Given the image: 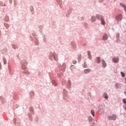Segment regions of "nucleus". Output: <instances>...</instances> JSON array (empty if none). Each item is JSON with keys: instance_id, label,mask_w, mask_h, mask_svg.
Listing matches in <instances>:
<instances>
[{"instance_id": "1", "label": "nucleus", "mask_w": 126, "mask_h": 126, "mask_svg": "<svg viewBox=\"0 0 126 126\" xmlns=\"http://www.w3.org/2000/svg\"><path fill=\"white\" fill-rule=\"evenodd\" d=\"M108 119L109 120H113V121H115L116 119H117V117L116 116V115H113L109 116Z\"/></svg>"}, {"instance_id": "17", "label": "nucleus", "mask_w": 126, "mask_h": 126, "mask_svg": "<svg viewBox=\"0 0 126 126\" xmlns=\"http://www.w3.org/2000/svg\"><path fill=\"white\" fill-rule=\"evenodd\" d=\"M3 63L4 64H6V60H5V59H3Z\"/></svg>"}, {"instance_id": "10", "label": "nucleus", "mask_w": 126, "mask_h": 126, "mask_svg": "<svg viewBox=\"0 0 126 126\" xmlns=\"http://www.w3.org/2000/svg\"><path fill=\"white\" fill-rule=\"evenodd\" d=\"M101 22L102 25H105V20H104L102 18H101Z\"/></svg>"}, {"instance_id": "22", "label": "nucleus", "mask_w": 126, "mask_h": 126, "mask_svg": "<svg viewBox=\"0 0 126 126\" xmlns=\"http://www.w3.org/2000/svg\"><path fill=\"white\" fill-rule=\"evenodd\" d=\"M76 63V61L73 62V63Z\"/></svg>"}, {"instance_id": "8", "label": "nucleus", "mask_w": 126, "mask_h": 126, "mask_svg": "<svg viewBox=\"0 0 126 126\" xmlns=\"http://www.w3.org/2000/svg\"><path fill=\"white\" fill-rule=\"evenodd\" d=\"M108 39V35L106 34H104L103 36V40H107Z\"/></svg>"}, {"instance_id": "12", "label": "nucleus", "mask_w": 126, "mask_h": 126, "mask_svg": "<svg viewBox=\"0 0 126 126\" xmlns=\"http://www.w3.org/2000/svg\"><path fill=\"white\" fill-rule=\"evenodd\" d=\"M95 20H96V18H95L94 17H92L91 21H92V22H94Z\"/></svg>"}, {"instance_id": "6", "label": "nucleus", "mask_w": 126, "mask_h": 126, "mask_svg": "<svg viewBox=\"0 0 126 126\" xmlns=\"http://www.w3.org/2000/svg\"><path fill=\"white\" fill-rule=\"evenodd\" d=\"M120 5H121L122 7L124 8V10L126 12V6L125 5V4L121 3Z\"/></svg>"}, {"instance_id": "21", "label": "nucleus", "mask_w": 126, "mask_h": 126, "mask_svg": "<svg viewBox=\"0 0 126 126\" xmlns=\"http://www.w3.org/2000/svg\"><path fill=\"white\" fill-rule=\"evenodd\" d=\"M55 84L54 85L56 86L57 85V83L56 82H54Z\"/></svg>"}, {"instance_id": "4", "label": "nucleus", "mask_w": 126, "mask_h": 126, "mask_svg": "<svg viewBox=\"0 0 126 126\" xmlns=\"http://www.w3.org/2000/svg\"><path fill=\"white\" fill-rule=\"evenodd\" d=\"M113 61L114 62V63H119V58H113Z\"/></svg>"}, {"instance_id": "19", "label": "nucleus", "mask_w": 126, "mask_h": 126, "mask_svg": "<svg viewBox=\"0 0 126 126\" xmlns=\"http://www.w3.org/2000/svg\"><path fill=\"white\" fill-rule=\"evenodd\" d=\"M84 67H87V65H86V63H84Z\"/></svg>"}, {"instance_id": "5", "label": "nucleus", "mask_w": 126, "mask_h": 126, "mask_svg": "<svg viewBox=\"0 0 126 126\" xmlns=\"http://www.w3.org/2000/svg\"><path fill=\"white\" fill-rule=\"evenodd\" d=\"M96 62L97 63H101V59L100 58V57L96 58Z\"/></svg>"}, {"instance_id": "9", "label": "nucleus", "mask_w": 126, "mask_h": 126, "mask_svg": "<svg viewBox=\"0 0 126 126\" xmlns=\"http://www.w3.org/2000/svg\"><path fill=\"white\" fill-rule=\"evenodd\" d=\"M90 71H91V70H90V69H86L84 70V73L86 74L90 72Z\"/></svg>"}, {"instance_id": "20", "label": "nucleus", "mask_w": 126, "mask_h": 126, "mask_svg": "<svg viewBox=\"0 0 126 126\" xmlns=\"http://www.w3.org/2000/svg\"><path fill=\"white\" fill-rule=\"evenodd\" d=\"M100 17H101V15H97L96 16V17H98L99 19H100Z\"/></svg>"}, {"instance_id": "11", "label": "nucleus", "mask_w": 126, "mask_h": 126, "mask_svg": "<svg viewBox=\"0 0 126 126\" xmlns=\"http://www.w3.org/2000/svg\"><path fill=\"white\" fill-rule=\"evenodd\" d=\"M88 55L89 59L91 60V54L90 51L88 52Z\"/></svg>"}, {"instance_id": "3", "label": "nucleus", "mask_w": 126, "mask_h": 126, "mask_svg": "<svg viewBox=\"0 0 126 126\" xmlns=\"http://www.w3.org/2000/svg\"><path fill=\"white\" fill-rule=\"evenodd\" d=\"M102 66L103 67H106V66H107V64L105 62V60H102Z\"/></svg>"}, {"instance_id": "18", "label": "nucleus", "mask_w": 126, "mask_h": 126, "mask_svg": "<svg viewBox=\"0 0 126 126\" xmlns=\"http://www.w3.org/2000/svg\"><path fill=\"white\" fill-rule=\"evenodd\" d=\"M123 102H124V103H125V104H126V98H124V99H123Z\"/></svg>"}, {"instance_id": "16", "label": "nucleus", "mask_w": 126, "mask_h": 126, "mask_svg": "<svg viewBox=\"0 0 126 126\" xmlns=\"http://www.w3.org/2000/svg\"><path fill=\"white\" fill-rule=\"evenodd\" d=\"M120 84H118V83L115 84V86H116V87H117V88H119V87L120 86Z\"/></svg>"}, {"instance_id": "15", "label": "nucleus", "mask_w": 126, "mask_h": 126, "mask_svg": "<svg viewBox=\"0 0 126 126\" xmlns=\"http://www.w3.org/2000/svg\"><path fill=\"white\" fill-rule=\"evenodd\" d=\"M121 75L123 76V77H125V76H126V75L125 74V73H124V72H121Z\"/></svg>"}, {"instance_id": "13", "label": "nucleus", "mask_w": 126, "mask_h": 126, "mask_svg": "<svg viewBox=\"0 0 126 126\" xmlns=\"http://www.w3.org/2000/svg\"><path fill=\"white\" fill-rule=\"evenodd\" d=\"M22 69L25 70L26 69V66H25V65H24L23 64H22Z\"/></svg>"}, {"instance_id": "7", "label": "nucleus", "mask_w": 126, "mask_h": 126, "mask_svg": "<svg viewBox=\"0 0 126 126\" xmlns=\"http://www.w3.org/2000/svg\"><path fill=\"white\" fill-rule=\"evenodd\" d=\"M103 97H104V98H105V99H106V100L108 99V94H107V93H104L103 94Z\"/></svg>"}, {"instance_id": "14", "label": "nucleus", "mask_w": 126, "mask_h": 126, "mask_svg": "<svg viewBox=\"0 0 126 126\" xmlns=\"http://www.w3.org/2000/svg\"><path fill=\"white\" fill-rule=\"evenodd\" d=\"M91 114H92V116H93V117H94V116H95V113L94 112V111L92 110V111H91Z\"/></svg>"}, {"instance_id": "2", "label": "nucleus", "mask_w": 126, "mask_h": 126, "mask_svg": "<svg viewBox=\"0 0 126 126\" xmlns=\"http://www.w3.org/2000/svg\"><path fill=\"white\" fill-rule=\"evenodd\" d=\"M122 17L121 14H119L117 16H116V19L118 21H121V20H122Z\"/></svg>"}]
</instances>
